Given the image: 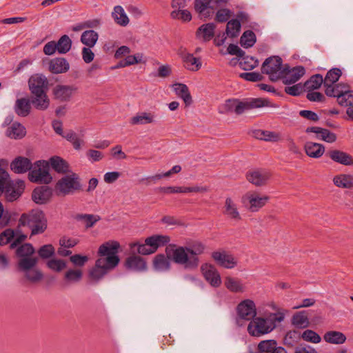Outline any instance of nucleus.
<instances>
[{
    "mask_svg": "<svg viewBox=\"0 0 353 353\" xmlns=\"http://www.w3.org/2000/svg\"><path fill=\"white\" fill-rule=\"evenodd\" d=\"M205 246L199 241L187 243L185 246H178V264L185 269L193 270L199 265L198 256L203 254Z\"/></svg>",
    "mask_w": 353,
    "mask_h": 353,
    "instance_id": "1",
    "label": "nucleus"
},
{
    "mask_svg": "<svg viewBox=\"0 0 353 353\" xmlns=\"http://www.w3.org/2000/svg\"><path fill=\"white\" fill-rule=\"evenodd\" d=\"M23 228L31 230L30 236L44 232L47 228V219L44 212L33 209L23 213L18 221L17 230L22 232Z\"/></svg>",
    "mask_w": 353,
    "mask_h": 353,
    "instance_id": "2",
    "label": "nucleus"
},
{
    "mask_svg": "<svg viewBox=\"0 0 353 353\" xmlns=\"http://www.w3.org/2000/svg\"><path fill=\"white\" fill-rule=\"evenodd\" d=\"M52 188L57 196H66L82 190L81 180L78 174L69 172L58 178Z\"/></svg>",
    "mask_w": 353,
    "mask_h": 353,
    "instance_id": "3",
    "label": "nucleus"
},
{
    "mask_svg": "<svg viewBox=\"0 0 353 353\" xmlns=\"http://www.w3.org/2000/svg\"><path fill=\"white\" fill-rule=\"evenodd\" d=\"M170 239L168 236L161 234H153L145 237L142 241L131 242L129 248L131 250L137 248V252L142 256L151 255L156 253L160 248L165 245Z\"/></svg>",
    "mask_w": 353,
    "mask_h": 353,
    "instance_id": "4",
    "label": "nucleus"
},
{
    "mask_svg": "<svg viewBox=\"0 0 353 353\" xmlns=\"http://www.w3.org/2000/svg\"><path fill=\"white\" fill-rule=\"evenodd\" d=\"M268 106H271L270 101L264 98H250L243 101L232 99L225 101L221 112H234L236 114H241L247 110Z\"/></svg>",
    "mask_w": 353,
    "mask_h": 353,
    "instance_id": "5",
    "label": "nucleus"
},
{
    "mask_svg": "<svg viewBox=\"0 0 353 353\" xmlns=\"http://www.w3.org/2000/svg\"><path fill=\"white\" fill-rule=\"evenodd\" d=\"M122 248L119 241L109 239L99 245L97 249V259L115 268L120 263L119 253Z\"/></svg>",
    "mask_w": 353,
    "mask_h": 353,
    "instance_id": "6",
    "label": "nucleus"
},
{
    "mask_svg": "<svg viewBox=\"0 0 353 353\" xmlns=\"http://www.w3.org/2000/svg\"><path fill=\"white\" fill-rule=\"evenodd\" d=\"M28 179L31 183L43 185L50 184L53 181V174L47 159L37 160L32 163Z\"/></svg>",
    "mask_w": 353,
    "mask_h": 353,
    "instance_id": "7",
    "label": "nucleus"
},
{
    "mask_svg": "<svg viewBox=\"0 0 353 353\" xmlns=\"http://www.w3.org/2000/svg\"><path fill=\"white\" fill-rule=\"evenodd\" d=\"M52 127L54 132L69 141L75 150H81L85 146L84 129H81L78 133L72 129H64L63 124L57 121L53 122Z\"/></svg>",
    "mask_w": 353,
    "mask_h": 353,
    "instance_id": "8",
    "label": "nucleus"
},
{
    "mask_svg": "<svg viewBox=\"0 0 353 353\" xmlns=\"http://www.w3.org/2000/svg\"><path fill=\"white\" fill-rule=\"evenodd\" d=\"M3 173L7 174V177L3 185L2 194L4 192L5 196L8 201H14L18 199L24 192L26 188L25 181L21 179L10 181L9 173L5 170L0 168V176H3Z\"/></svg>",
    "mask_w": 353,
    "mask_h": 353,
    "instance_id": "9",
    "label": "nucleus"
},
{
    "mask_svg": "<svg viewBox=\"0 0 353 353\" xmlns=\"http://www.w3.org/2000/svg\"><path fill=\"white\" fill-rule=\"evenodd\" d=\"M283 61L279 56L267 58L261 65V72L268 75L272 81L281 79L284 72Z\"/></svg>",
    "mask_w": 353,
    "mask_h": 353,
    "instance_id": "10",
    "label": "nucleus"
},
{
    "mask_svg": "<svg viewBox=\"0 0 353 353\" xmlns=\"http://www.w3.org/2000/svg\"><path fill=\"white\" fill-rule=\"evenodd\" d=\"M38 261H23L19 270L23 273V277L29 283H37L43 277L42 272L37 267Z\"/></svg>",
    "mask_w": 353,
    "mask_h": 353,
    "instance_id": "11",
    "label": "nucleus"
},
{
    "mask_svg": "<svg viewBox=\"0 0 353 353\" xmlns=\"http://www.w3.org/2000/svg\"><path fill=\"white\" fill-rule=\"evenodd\" d=\"M54 194L52 188L47 185H39L33 189L31 200L37 205H43L49 203Z\"/></svg>",
    "mask_w": 353,
    "mask_h": 353,
    "instance_id": "12",
    "label": "nucleus"
},
{
    "mask_svg": "<svg viewBox=\"0 0 353 353\" xmlns=\"http://www.w3.org/2000/svg\"><path fill=\"white\" fill-rule=\"evenodd\" d=\"M114 269V268L112 267L97 259L94 266L90 268L88 271V281L90 283H97L102 279L108 272Z\"/></svg>",
    "mask_w": 353,
    "mask_h": 353,
    "instance_id": "13",
    "label": "nucleus"
},
{
    "mask_svg": "<svg viewBox=\"0 0 353 353\" xmlns=\"http://www.w3.org/2000/svg\"><path fill=\"white\" fill-rule=\"evenodd\" d=\"M236 314L239 320L251 321L256 315V307L251 299L241 301L236 307Z\"/></svg>",
    "mask_w": 353,
    "mask_h": 353,
    "instance_id": "14",
    "label": "nucleus"
},
{
    "mask_svg": "<svg viewBox=\"0 0 353 353\" xmlns=\"http://www.w3.org/2000/svg\"><path fill=\"white\" fill-rule=\"evenodd\" d=\"M28 86L31 94L41 92H48L49 83L47 77L43 74H34L28 81Z\"/></svg>",
    "mask_w": 353,
    "mask_h": 353,
    "instance_id": "15",
    "label": "nucleus"
},
{
    "mask_svg": "<svg viewBox=\"0 0 353 353\" xmlns=\"http://www.w3.org/2000/svg\"><path fill=\"white\" fill-rule=\"evenodd\" d=\"M141 256L137 252L128 256L123 262L125 268L135 272L145 270L147 269V263Z\"/></svg>",
    "mask_w": 353,
    "mask_h": 353,
    "instance_id": "16",
    "label": "nucleus"
},
{
    "mask_svg": "<svg viewBox=\"0 0 353 353\" xmlns=\"http://www.w3.org/2000/svg\"><path fill=\"white\" fill-rule=\"evenodd\" d=\"M305 72L304 67L301 65L290 68L288 65H284V72L281 79L285 85H290L298 81Z\"/></svg>",
    "mask_w": 353,
    "mask_h": 353,
    "instance_id": "17",
    "label": "nucleus"
},
{
    "mask_svg": "<svg viewBox=\"0 0 353 353\" xmlns=\"http://www.w3.org/2000/svg\"><path fill=\"white\" fill-rule=\"evenodd\" d=\"M27 239V235L21 232L17 229H6L0 234V246L8 243L12 239L14 242L11 244V248H14L18 243L24 241Z\"/></svg>",
    "mask_w": 353,
    "mask_h": 353,
    "instance_id": "18",
    "label": "nucleus"
},
{
    "mask_svg": "<svg viewBox=\"0 0 353 353\" xmlns=\"http://www.w3.org/2000/svg\"><path fill=\"white\" fill-rule=\"evenodd\" d=\"M201 271L205 279L211 286L218 288L221 285V279L220 274L213 265L204 263L201 267Z\"/></svg>",
    "mask_w": 353,
    "mask_h": 353,
    "instance_id": "19",
    "label": "nucleus"
},
{
    "mask_svg": "<svg viewBox=\"0 0 353 353\" xmlns=\"http://www.w3.org/2000/svg\"><path fill=\"white\" fill-rule=\"evenodd\" d=\"M213 260L220 266L227 269L234 268L237 265V261L233 255L225 250L213 252L211 254Z\"/></svg>",
    "mask_w": 353,
    "mask_h": 353,
    "instance_id": "20",
    "label": "nucleus"
},
{
    "mask_svg": "<svg viewBox=\"0 0 353 353\" xmlns=\"http://www.w3.org/2000/svg\"><path fill=\"white\" fill-rule=\"evenodd\" d=\"M34 248L32 244L26 243H23L16 250V255L18 258V268L21 266L22 262L26 261H38L37 257L34 256Z\"/></svg>",
    "mask_w": 353,
    "mask_h": 353,
    "instance_id": "21",
    "label": "nucleus"
},
{
    "mask_svg": "<svg viewBox=\"0 0 353 353\" xmlns=\"http://www.w3.org/2000/svg\"><path fill=\"white\" fill-rule=\"evenodd\" d=\"M32 163L31 160L23 156H18L10 163V170L16 174H25L30 172Z\"/></svg>",
    "mask_w": 353,
    "mask_h": 353,
    "instance_id": "22",
    "label": "nucleus"
},
{
    "mask_svg": "<svg viewBox=\"0 0 353 353\" xmlns=\"http://www.w3.org/2000/svg\"><path fill=\"white\" fill-rule=\"evenodd\" d=\"M111 17L114 23L120 27L125 28L130 24V18L122 6L113 7Z\"/></svg>",
    "mask_w": 353,
    "mask_h": 353,
    "instance_id": "23",
    "label": "nucleus"
},
{
    "mask_svg": "<svg viewBox=\"0 0 353 353\" xmlns=\"http://www.w3.org/2000/svg\"><path fill=\"white\" fill-rule=\"evenodd\" d=\"M266 330L267 324L265 319L263 317L254 318L248 326V333L253 336H260L270 332Z\"/></svg>",
    "mask_w": 353,
    "mask_h": 353,
    "instance_id": "24",
    "label": "nucleus"
},
{
    "mask_svg": "<svg viewBox=\"0 0 353 353\" xmlns=\"http://www.w3.org/2000/svg\"><path fill=\"white\" fill-rule=\"evenodd\" d=\"M156 114L152 112H139L130 117L129 123L131 125H144L153 124L156 122Z\"/></svg>",
    "mask_w": 353,
    "mask_h": 353,
    "instance_id": "25",
    "label": "nucleus"
},
{
    "mask_svg": "<svg viewBox=\"0 0 353 353\" xmlns=\"http://www.w3.org/2000/svg\"><path fill=\"white\" fill-rule=\"evenodd\" d=\"M69 69L70 63L64 58H54L48 61V70L52 74H58L65 73Z\"/></svg>",
    "mask_w": 353,
    "mask_h": 353,
    "instance_id": "26",
    "label": "nucleus"
},
{
    "mask_svg": "<svg viewBox=\"0 0 353 353\" xmlns=\"http://www.w3.org/2000/svg\"><path fill=\"white\" fill-rule=\"evenodd\" d=\"M270 173L265 170L251 171L246 174L249 182L256 186L265 185L270 178Z\"/></svg>",
    "mask_w": 353,
    "mask_h": 353,
    "instance_id": "27",
    "label": "nucleus"
},
{
    "mask_svg": "<svg viewBox=\"0 0 353 353\" xmlns=\"http://www.w3.org/2000/svg\"><path fill=\"white\" fill-rule=\"evenodd\" d=\"M47 161L50 168H52V170L58 174H65L71 172L70 170L69 163L59 156H52L47 159Z\"/></svg>",
    "mask_w": 353,
    "mask_h": 353,
    "instance_id": "28",
    "label": "nucleus"
},
{
    "mask_svg": "<svg viewBox=\"0 0 353 353\" xmlns=\"http://www.w3.org/2000/svg\"><path fill=\"white\" fill-rule=\"evenodd\" d=\"M245 198L248 201L249 210L251 212L259 211L270 199L268 196H260L256 193H248L245 195Z\"/></svg>",
    "mask_w": 353,
    "mask_h": 353,
    "instance_id": "29",
    "label": "nucleus"
},
{
    "mask_svg": "<svg viewBox=\"0 0 353 353\" xmlns=\"http://www.w3.org/2000/svg\"><path fill=\"white\" fill-rule=\"evenodd\" d=\"M147 63V57L142 52H137L134 54H129L121 61L117 68H125L134 65H144Z\"/></svg>",
    "mask_w": 353,
    "mask_h": 353,
    "instance_id": "30",
    "label": "nucleus"
},
{
    "mask_svg": "<svg viewBox=\"0 0 353 353\" xmlns=\"http://www.w3.org/2000/svg\"><path fill=\"white\" fill-rule=\"evenodd\" d=\"M274 310H276L275 313H270L265 317L267 324V331L270 332L275 329L281 322L284 321L285 312L280 309H277L275 306L272 307Z\"/></svg>",
    "mask_w": 353,
    "mask_h": 353,
    "instance_id": "31",
    "label": "nucleus"
},
{
    "mask_svg": "<svg viewBox=\"0 0 353 353\" xmlns=\"http://www.w3.org/2000/svg\"><path fill=\"white\" fill-rule=\"evenodd\" d=\"M30 101L34 108L39 110H47L50 103L48 92H41L34 94H31Z\"/></svg>",
    "mask_w": 353,
    "mask_h": 353,
    "instance_id": "32",
    "label": "nucleus"
},
{
    "mask_svg": "<svg viewBox=\"0 0 353 353\" xmlns=\"http://www.w3.org/2000/svg\"><path fill=\"white\" fill-rule=\"evenodd\" d=\"M223 213L231 220L239 221L241 219L236 203L230 197L226 198L225 201Z\"/></svg>",
    "mask_w": 353,
    "mask_h": 353,
    "instance_id": "33",
    "label": "nucleus"
},
{
    "mask_svg": "<svg viewBox=\"0 0 353 353\" xmlns=\"http://www.w3.org/2000/svg\"><path fill=\"white\" fill-rule=\"evenodd\" d=\"M74 219L83 225L85 229H90L101 220V217L97 214L79 213L74 216Z\"/></svg>",
    "mask_w": 353,
    "mask_h": 353,
    "instance_id": "34",
    "label": "nucleus"
},
{
    "mask_svg": "<svg viewBox=\"0 0 353 353\" xmlns=\"http://www.w3.org/2000/svg\"><path fill=\"white\" fill-rule=\"evenodd\" d=\"M26 134V128L18 122H14L8 127L6 131L7 137L12 139H21Z\"/></svg>",
    "mask_w": 353,
    "mask_h": 353,
    "instance_id": "35",
    "label": "nucleus"
},
{
    "mask_svg": "<svg viewBox=\"0 0 353 353\" xmlns=\"http://www.w3.org/2000/svg\"><path fill=\"white\" fill-rule=\"evenodd\" d=\"M14 109L17 115L26 117L31 111V101L27 97L19 98L15 101Z\"/></svg>",
    "mask_w": 353,
    "mask_h": 353,
    "instance_id": "36",
    "label": "nucleus"
},
{
    "mask_svg": "<svg viewBox=\"0 0 353 353\" xmlns=\"http://www.w3.org/2000/svg\"><path fill=\"white\" fill-rule=\"evenodd\" d=\"M306 132L316 133L319 138L328 143H333L336 140V136L334 133L320 127H309L306 129Z\"/></svg>",
    "mask_w": 353,
    "mask_h": 353,
    "instance_id": "37",
    "label": "nucleus"
},
{
    "mask_svg": "<svg viewBox=\"0 0 353 353\" xmlns=\"http://www.w3.org/2000/svg\"><path fill=\"white\" fill-rule=\"evenodd\" d=\"M216 26L213 23L203 24L196 30V37L203 41H210L214 36Z\"/></svg>",
    "mask_w": 353,
    "mask_h": 353,
    "instance_id": "38",
    "label": "nucleus"
},
{
    "mask_svg": "<svg viewBox=\"0 0 353 353\" xmlns=\"http://www.w3.org/2000/svg\"><path fill=\"white\" fill-rule=\"evenodd\" d=\"M79 240L77 238L63 236L59 240V248L58 254L63 256H68L71 252L66 250V248H71L77 245Z\"/></svg>",
    "mask_w": 353,
    "mask_h": 353,
    "instance_id": "39",
    "label": "nucleus"
},
{
    "mask_svg": "<svg viewBox=\"0 0 353 353\" xmlns=\"http://www.w3.org/2000/svg\"><path fill=\"white\" fill-rule=\"evenodd\" d=\"M224 285L229 291L234 293H243L246 290L241 280L231 276L225 279Z\"/></svg>",
    "mask_w": 353,
    "mask_h": 353,
    "instance_id": "40",
    "label": "nucleus"
},
{
    "mask_svg": "<svg viewBox=\"0 0 353 353\" xmlns=\"http://www.w3.org/2000/svg\"><path fill=\"white\" fill-rule=\"evenodd\" d=\"M305 153L312 158H320L325 152V148L322 144L307 142L305 145Z\"/></svg>",
    "mask_w": 353,
    "mask_h": 353,
    "instance_id": "41",
    "label": "nucleus"
},
{
    "mask_svg": "<svg viewBox=\"0 0 353 353\" xmlns=\"http://www.w3.org/2000/svg\"><path fill=\"white\" fill-rule=\"evenodd\" d=\"M345 335L339 331H328L323 335V340L330 344L341 345L346 341Z\"/></svg>",
    "mask_w": 353,
    "mask_h": 353,
    "instance_id": "42",
    "label": "nucleus"
},
{
    "mask_svg": "<svg viewBox=\"0 0 353 353\" xmlns=\"http://www.w3.org/2000/svg\"><path fill=\"white\" fill-rule=\"evenodd\" d=\"M330 157L334 161L345 165L353 164L352 157L347 153L340 150H334L330 151Z\"/></svg>",
    "mask_w": 353,
    "mask_h": 353,
    "instance_id": "43",
    "label": "nucleus"
},
{
    "mask_svg": "<svg viewBox=\"0 0 353 353\" xmlns=\"http://www.w3.org/2000/svg\"><path fill=\"white\" fill-rule=\"evenodd\" d=\"M334 184L341 188L350 189L353 188V176L341 174L333 178Z\"/></svg>",
    "mask_w": 353,
    "mask_h": 353,
    "instance_id": "44",
    "label": "nucleus"
},
{
    "mask_svg": "<svg viewBox=\"0 0 353 353\" xmlns=\"http://www.w3.org/2000/svg\"><path fill=\"white\" fill-rule=\"evenodd\" d=\"M292 324L299 329H304L309 326L310 322L305 311L295 313L292 317Z\"/></svg>",
    "mask_w": 353,
    "mask_h": 353,
    "instance_id": "45",
    "label": "nucleus"
},
{
    "mask_svg": "<svg viewBox=\"0 0 353 353\" xmlns=\"http://www.w3.org/2000/svg\"><path fill=\"white\" fill-rule=\"evenodd\" d=\"M183 62L184 67L191 71L199 70L202 65L199 58H196L192 54H188L183 57Z\"/></svg>",
    "mask_w": 353,
    "mask_h": 353,
    "instance_id": "46",
    "label": "nucleus"
},
{
    "mask_svg": "<svg viewBox=\"0 0 353 353\" xmlns=\"http://www.w3.org/2000/svg\"><path fill=\"white\" fill-rule=\"evenodd\" d=\"M99 39V34L92 30L84 31L81 36V41L85 46L93 48Z\"/></svg>",
    "mask_w": 353,
    "mask_h": 353,
    "instance_id": "47",
    "label": "nucleus"
},
{
    "mask_svg": "<svg viewBox=\"0 0 353 353\" xmlns=\"http://www.w3.org/2000/svg\"><path fill=\"white\" fill-rule=\"evenodd\" d=\"M55 97L61 101L69 99L73 94V89L70 86L58 85L53 90Z\"/></svg>",
    "mask_w": 353,
    "mask_h": 353,
    "instance_id": "48",
    "label": "nucleus"
},
{
    "mask_svg": "<svg viewBox=\"0 0 353 353\" xmlns=\"http://www.w3.org/2000/svg\"><path fill=\"white\" fill-rule=\"evenodd\" d=\"M83 275V272L81 268H75L68 270L64 274V279L70 283L79 282Z\"/></svg>",
    "mask_w": 353,
    "mask_h": 353,
    "instance_id": "49",
    "label": "nucleus"
},
{
    "mask_svg": "<svg viewBox=\"0 0 353 353\" xmlns=\"http://www.w3.org/2000/svg\"><path fill=\"white\" fill-rule=\"evenodd\" d=\"M254 134L257 139L265 141L277 142L281 140V134L276 132L259 130Z\"/></svg>",
    "mask_w": 353,
    "mask_h": 353,
    "instance_id": "50",
    "label": "nucleus"
},
{
    "mask_svg": "<svg viewBox=\"0 0 353 353\" xmlns=\"http://www.w3.org/2000/svg\"><path fill=\"white\" fill-rule=\"evenodd\" d=\"M211 1L212 0H195L194 8L201 17L208 18L210 17V12L208 10L210 8Z\"/></svg>",
    "mask_w": 353,
    "mask_h": 353,
    "instance_id": "51",
    "label": "nucleus"
},
{
    "mask_svg": "<svg viewBox=\"0 0 353 353\" xmlns=\"http://www.w3.org/2000/svg\"><path fill=\"white\" fill-rule=\"evenodd\" d=\"M170 261L163 254H157L152 259V265L156 270H166L170 268Z\"/></svg>",
    "mask_w": 353,
    "mask_h": 353,
    "instance_id": "52",
    "label": "nucleus"
},
{
    "mask_svg": "<svg viewBox=\"0 0 353 353\" xmlns=\"http://www.w3.org/2000/svg\"><path fill=\"white\" fill-rule=\"evenodd\" d=\"M178 97L183 101L185 107L190 106L193 102L188 86L183 83H178Z\"/></svg>",
    "mask_w": 353,
    "mask_h": 353,
    "instance_id": "53",
    "label": "nucleus"
},
{
    "mask_svg": "<svg viewBox=\"0 0 353 353\" xmlns=\"http://www.w3.org/2000/svg\"><path fill=\"white\" fill-rule=\"evenodd\" d=\"M46 265L49 269L55 272H61L67 267V263L65 260L57 258L48 260Z\"/></svg>",
    "mask_w": 353,
    "mask_h": 353,
    "instance_id": "54",
    "label": "nucleus"
},
{
    "mask_svg": "<svg viewBox=\"0 0 353 353\" xmlns=\"http://www.w3.org/2000/svg\"><path fill=\"white\" fill-rule=\"evenodd\" d=\"M256 43V35L252 30L245 31L240 39L242 47L248 48L252 47Z\"/></svg>",
    "mask_w": 353,
    "mask_h": 353,
    "instance_id": "55",
    "label": "nucleus"
},
{
    "mask_svg": "<svg viewBox=\"0 0 353 353\" xmlns=\"http://www.w3.org/2000/svg\"><path fill=\"white\" fill-rule=\"evenodd\" d=\"M322 83L324 84V79L321 74H315L304 83V88L307 90H314L319 88Z\"/></svg>",
    "mask_w": 353,
    "mask_h": 353,
    "instance_id": "56",
    "label": "nucleus"
},
{
    "mask_svg": "<svg viewBox=\"0 0 353 353\" xmlns=\"http://www.w3.org/2000/svg\"><path fill=\"white\" fill-rule=\"evenodd\" d=\"M241 30V23L238 19H232L227 23L226 34L230 37H236Z\"/></svg>",
    "mask_w": 353,
    "mask_h": 353,
    "instance_id": "57",
    "label": "nucleus"
},
{
    "mask_svg": "<svg viewBox=\"0 0 353 353\" xmlns=\"http://www.w3.org/2000/svg\"><path fill=\"white\" fill-rule=\"evenodd\" d=\"M337 101L341 106L347 108L353 106V90H344L341 96H339Z\"/></svg>",
    "mask_w": 353,
    "mask_h": 353,
    "instance_id": "58",
    "label": "nucleus"
},
{
    "mask_svg": "<svg viewBox=\"0 0 353 353\" xmlns=\"http://www.w3.org/2000/svg\"><path fill=\"white\" fill-rule=\"evenodd\" d=\"M341 74L342 72L339 68H334L330 70L327 72L325 79H323L324 85L335 83L339 80Z\"/></svg>",
    "mask_w": 353,
    "mask_h": 353,
    "instance_id": "59",
    "label": "nucleus"
},
{
    "mask_svg": "<svg viewBox=\"0 0 353 353\" xmlns=\"http://www.w3.org/2000/svg\"><path fill=\"white\" fill-rule=\"evenodd\" d=\"M240 61V66L244 70H251L259 65L257 59L250 56H243Z\"/></svg>",
    "mask_w": 353,
    "mask_h": 353,
    "instance_id": "60",
    "label": "nucleus"
},
{
    "mask_svg": "<svg viewBox=\"0 0 353 353\" xmlns=\"http://www.w3.org/2000/svg\"><path fill=\"white\" fill-rule=\"evenodd\" d=\"M325 89V92L328 97H336L339 99V96H341L344 90L342 88L344 87L342 84H328L324 85Z\"/></svg>",
    "mask_w": 353,
    "mask_h": 353,
    "instance_id": "61",
    "label": "nucleus"
},
{
    "mask_svg": "<svg viewBox=\"0 0 353 353\" xmlns=\"http://www.w3.org/2000/svg\"><path fill=\"white\" fill-rule=\"evenodd\" d=\"M57 45V51L61 54H65L70 50L72 41L68 36L63 35L59 39Z\"/></svg>",
    "mask_w": 353,
    "mask_h": 353,
    "instance_id": "62",
    "label": "nucleus"
},
{
    "mask_svg": "<svg viewBox=\"0 0 353 353\" xmlns=\"http://www.w3.org/2000/svg\"><path fill=\"white\" fill-rule=\"evenodd\" d=\"M277 347L275 340H265L258 344V350L261 353H270Z\"/></svg>",
    "mask_w": 353,
    "mask_h": 353,
    "instance_id": "63",
    "label": "nucleus"
},
{
    "mask_svg": "<svg viewBox=\"0 0 353 353\" xmlns=\"http://www.w3.org/2000/svg\"><path fill=\"white\" fill-rule=\"evenodd\" d=\"M301 338L303 341L312 343H319L321 341V336L312 330H305L301 334Z\"/></svg>",
    "mask_w": 353,
    "mask_h": 353,
    "instance_id": "64",
    "label": "nucleus"
}]
</instances>
